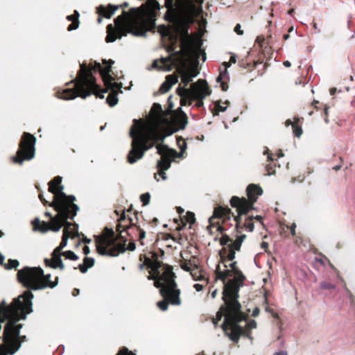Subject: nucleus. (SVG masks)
Wrapping results in <instances>:
<instances>
[{
    "instance_id": "31",
    "label": "nucleus",
    "mask_w": 355,
    "mask_h": 355,
    "mask_svg": "<svg viewBox=\"0 0 355 355\" xmlns=\"http://www.w3.org/2000/svg\"><path fill=\"white\" fill-rule=\"evenodd\" d=\"M152 67L154 69H158L159 70H162L165 71H171L173 69V67L171 65H158V60H155L153 61V63L152 64Z\"/></svg>"
},
{
    "instance_id": "40",
    "label": "nucleus",
    "mask_w": 355,
    "mask_h": 355,
    "mask_svg": "<svg viewBox=\"0 0 355 355\" xmlns=\"http://www.w3.org/2000/svg\"><path fill=\"white\" fill-rule=\"evenodd\" d=\"M157 305V306L159 307V309H161L162 311H166L168 309V302L166 300H164L158 302Z\"/></svg>"
},
{
    "instance_id": "53",
    "label": "nucleus",
    "mask_w": 355,
    "mask_h": 355,
    "mask_svg": "<svg viewBox=\"0 0 355 355\" xmlns=\"http://www.w3.org/2000/svg\"><path fill=\"white\" fill-rule=\"evenodd\" d=\"M203 99L204 98H193V100L198 101L197 103L195 104V106H196L197 107H202L204 105Z\"/></svg>"
},
{
    "instance_id": "25",
    "label": "nucleus",
    "mask_w": 355,
    "mask_h": 355,
    "mask_svg": "<svg viewBox=\"0 0 355 355\" xmlns=\"http://www.w3.org/2000/svg\"><path fill=\"white\" fill-rule=\"evenodd\" d=\"M220 265H218L216 268V277L223 282V288H225V284L227 283L225 282L226 279L232 275V271L230 270H225L224 271H220Z\"/></svg>"
},
{
    "instance_id": "30",
    "label": "nucleus",
    "mask_w": 355,
    "mask_h": 355,
    "mask_svg": "<svg viewBox=\"0 0 355 355\" xmlns=\"http://www.w3.org/2000/svg\"><path fill=\"white\" fill-rule=\"evenodd\" d=\"M64 257L67 259L72 260V261H76L78 259V256L73 251L71 250H67L65 252H62L61 253V257Z\"/></svg>"
},
{
    "instance_id": "35",
    "label": "nucleus",
    "mask_w": 355,
    "mask_h": 355,
    "mask_svg": "<svg viewBox=\"0 0 355 355\" xmlns=\"http://www.w3.org/2000/svg\"><path fill=\"white\" fill-rule=\"evenodd\" d=\"M184 70L188 73V75H189L192 79L196 78L199 73L197 67H192L189 69H185Z\"/></svg>"
},
{
    "instance_id": "6",
    "label": "nucleus",
    "mask_w": 355,
    "mask_h": 355,
    "mask_svg": "<svg viewBox=\"0 0 355 355\" xmlns=\"http://www.w3.org/2000/svg\"><path fill=\"white\" fill-rule=\"evenodd\" d=\"M161 266L159 262H155L152 269L157 276H148L150 280H155L154 285L156 288H160L159 293L163 297L170 296V303L173 305H180L181 300L180 297V290L177 288L175 281V275L170 266L164 267V272L160 275Z\"/></svg>"
},
{
    "instance_id": "7",
    "label": "nucleus",
    "mask_w": 355,
    "mask_h": 355,
    "mask_svg": "<svg viewBox=\"0 0 355 355\" xmlns=\"http://www.w3.org/2000/svg\"><path fill=\"white\" fill-rule=\"evenodd\" d=\"M224 303L225 307H220L225 312V320L221 327L232 341L237 343L243 333V329L239 322L245 320L246 316L241 311V304L239 301Z\"/></svg>"
},
{
    "instance_id": "28",
    "label": "nucleus",
    "mask_w": 355,
    "mask_h": 355,
    "mask_svg": "<svg viewBox=\"0 0 355 355\" xmlns=\"http://www.w3.org/2000/svg\"><path fill=\"white\" fill-rule=\"evenodd\" d=\"M182 83L184 84L182 87H185L193 80V79L188 75V73L184 70L181 69L180 71Z\"/></svg>"
},
{
    "instance_id": "36",
    "label": "nucleus",
    "mask_w": 355,
    "mask_h": 355,
    "mask_svg": "<svg viewBox=\"0 0 355 355\" xmlns=\"http://www.w3.org/2000/svg\"><path fill=\"white\" fill-rule=\"evenodd\" d=\"M242 244V239H236V241L230 245H228V248H232L236 251H239Z\"/></svg>"
},
{
    "instance_id": "13",
    "label": "nucleus",
    "mask_w": 355,
    "mask_h": 355,
    "mask_svg": "<svg viewBox=\"0 0 355 355\" xmlns=\"http://www.w3.org/2000/svg\"><path fill=\"white\" fill-rule=\"evenodd\" d=\"M36 138L33 135L24 132L19 143V148L14 162L22 164L24 160H31L35 157Z\"/></svg>"
},
{
    "instance_id": "44",
    "label": "nucleus",
    "mask_w": 355,
    "mask_h": 355,
    "mask_svg": "<svg viewBox=\"0 0 355 355\" xmlns=\"http://www.w3.org/2000/svg\"><path fill=\"white\" fill-rule=\"evenodd\" d=\"M230 241H231V239L227 234H223L220 239V244L226 245Z\"/></svg>"
},
{
    "instance_id": "63",
    "label": "nucleus",
    "mask_w": 355,
    "mask_h": 355,
    "mask_svg": "<svg viewBox=\"0 0 355 355\" xmlns=\"http://www.w3.org/2000/svg\"><path fill=\"white\" fill-rule=\"evenodd\" d=\"M83 253L86 255L89 254L90 253V249L88 246L85 245L84 246L83 249Z\"/></svg>"
},
{
    "instance_id": "61",
    "label": "nucleus",
    "mask_w": 355,
    "mask_h": 355,
    "mask_svg": "<svg viewBox=\"0 0 355 355\" xmlns=\"http://www.w3.org/2000/svg\"><path fill=\"white\" fill-rule=\"evenodd\" d=\"M193 287L198 292L201 291L203 288L202 285L199 284H194Z\"/></svg>"
},
{
    "instance_id": "27",
    "label": "nucleus",
    "mask_w": 355,
    "mask_h": 355,
    "mask_svg": "<svg viewBox=\"0 0 355 355\" xmlns=\"http://www.w3.org/2000/svg\"><path fill=\"white\" fill-rule=\"evenodd\" d=\"M83 261L85 263H87V261H89V263H88V265L87 266L84 263L78 265V268L80 269L81 272L85 273L88 270V268H92L94 265L95 259L92 257H86L84 258Z\"/></svg>"
},
{
    "instance_id": "26",
    "label": "nucleus",
    "mask_w": 355,
    "mask_h": 355,
    "mask_svg": "<svg viewBox=\"0 0 355 355\" xmlns=\"http://www.w3.org/2000/svg\"><path fill=\"white\" fill-rule=\"evenodd\" d=\"M196 1L199 4L198 6H196L192 3H190L189 5V12L191 15H199L202 10L201 5H202L203 1L202 0H196Z\"/></svg>"
},
{
    "instance_id": "50",
    "label": "nucleus",
    "mask_w": 355,
    "mask_h": 355,
    "mask_svg": "<svg viewBox=\"0 0 355 355\" xmlns=\"http://www.w3.org/2000/svg\"><path fill=\"white\" fill-rule=\"evenodd\" d=\"M146 237V232L144 230L140 229L139 230V240L141 242V245H144V243L142 241V239H144Z\"/></svg>"
},
{
    "instance_id": "18",
    "label": "nucleus",
    "mask_w": 355,
    "mask_h": 355,
    "mask_svg": "<svg viewBox=\"0 0 355 355\" xmlns=\"http://www.w3.org/2000/svg\"><path fill=\"white\" fill-rule=\"evenodd\" d=\"M156 148L157 150V153L160 155H163L164 157H182L184 151H180L178 153L175 150L170 148L167 145L163 144H159L156 146Z\"/></svg>"
},
{
    "instance_id": "1",
    "label": "nucleus",
    "mask_w": 355,
    "mask_h": 355,
    "mask_svg": "<svg viewBox=\"0 0 355 355\" xmlns=\"http://www.w3.org/2000/svg\"><path fill=\"white\" fill-rule=\"evenodd\" d=\"M33 297L31 291H26L9 306L0 307V355H13L20 349L22 324L16 323L33 312Z\"/></svg>"
},
{
    "instance_id": "51",
    "label": "nucleus",
    "mask_w": 355,
    "mask_h": 355,
    "mask_svg": "<svg viewBox=\"0 0 355 355\" xmlns=\"http://www.w3.org/2000/svg\"><path fill=\"white\" fill-rule=\"evenodd\" d=\"M105 233L107 234L106 236H114V232L110 229V228H108V227H105Z\"/></svg>"
},
{
    "instance_id": "23",
    "label": "nucleus",
    "mask_w": 355,
    "mask_h": 355,
    "mask_svg": "<svg viewBox=\"0 0 355 355\" xmlns=\"http://www.w3.org/2000/svg\"><path fill=\"white\" fill-rule=\"evenodd\" d=\"M161 159L157 162V167L161 170H168L171 167V157H164L161 155Z\"/></svg>"
},
{
    "instance_id": "43",
    "label": "nucleus",
    "mask_w": 355,
    "mask_h": 355,
    "mask_svg": "<svg viewBox=\"0 0 355 355\" xmlns=\"http://www.w3.org/2000/svg\"><path fill=\"white\" fill-rule=\"evenodd\" d=\"M166 81L168 84L172 87L176 83H178V78L176 76H173L172 75H168L166 78Z\"/></svg>"
},
{
    "instance_id": "48",
    "label": "nucleus",
    "mask_w": 355,
    "mask_h": 355,
    "mask_svg": "<svg viewBox=\"0 0 355 355\" xmlns=\"http://www.w3.org/2000/svg\"><path fill=\"white\" fill-rule=\"evenodd\" d=\"M178 144L180 150L184 152L187 148V142L181 139L180 140H178Z\"/></svg>"
},
{
    "instance_id": "46",
    "label": "nucleus",
    "mask_w": 355,
    "mask_h": 355,
    "mask_svg": "<svg viewBox=\"0 0 355 355\" xmlns=\"http://www.w3.org/2000/svg\"><path fill=\"white\" fill-rule=\"evenodd\" d=\"M187 220L191 224L194 223L196 222L195 214L193 212L188 211L187 213Z\"/></svg>"
},
{
    "instance_id": "34",
    "label": "nucleus",
    "mask_w": 355,
    "mask_h": 355,
    "mask_svg": "<svg viewBox=\"0 0 355 355\" xmlns=\"http://www.w3.org/2000/svg\"><path fill=\"white\" fill-rule=\"evenodd\" d=\"M35 230H38L42 233H45L49 230V224L46 222L40 223V226L35 225Z\"/></svg>"
},
{
    "instance_id": "39",
    "label": "nucleus",
    "mask_w": 355,
    "mask_h": 355,
    "mask_svg": "<svg viewBox=\"0 0 355 355\" xmlns=\"http://www.w3.org/2000/svg\"><path fill=\"white\" fill-rule=\"evenodd\" d=\"M140 200L144 205H147L150 202V194L149 193H145L140 196Z\"/></svg>"
},
{
    "instance_id": "37",
    "label": "nucleus",
    "mask_w": 355,
    "mask_h": 355,
    "mask_svg": "<svg viewBox=\"0 0 355 355\" xmlns=\"http://www.w3.org/2000/svg\"><path fill=\"white\" fill-rule=\"evenodd\" d=\"M125 211H123L120 218L119 219V223L117 225V227H116V230L120 232H125L128 229H129L130 227V226H127L125 228H124L123 230H121V228L122 227V225L120 223V222H121L122 220H125Z\"/></svg>"
},
{
    "instance_id": "11",
    "label": "nucleus",
    "mask_w": 355,
    "mask_h": 355,
    "mask_svg": "<svg viewBox=\"0 0 355 355\" xmlns=\"http://www.w3.org/2000/svg\"><path fill=\"white\" fill-rule=\"evenodd\" d=\"M230 266L234 273L235 277L230 279L227 283L225 284V288L222 293V300L223 302L238 301L240 288L243 286L245 279V275L236 267V261L231 263Z\"/></svg>"
},
{
    "instance_id": "10",
    "label": "nucleus",
    "mask_w": 355,
    "mask_h": 355,
    "mask_svg": "<svg viewBox=\"0 0 355 355\" xmlns=\"http://www.w3.org/2000/svg\"><path fill=\"white\" fill-rule=\"evenodd\" d=\"M178 94L181 97V105L191 104L193 98H205L211 94L207 83L205 80L199 79L196 83H192L190 88L178 87Z\"/></svg>"
},
{
    "instance_id": "8",
    "label": "nucleus",
    "mask_w": 355,
    "mask_h": 355,
    "mask_svg": "<svg viewBox=\"0 0 355 355\" xmlns=\"http://www.w3.org/2000/svg\"><path fill=\"white\" fill-rule=\"evenodd\" d=\"M51 274L44 275L40 267L26 266L17 272L18 281L29 291L55 288L58 285V277L56 281L51 282Z\"/></svg>"
},
{
    "instance_id": "2",
    "label": "nucleus",
    "mask_w": 355,
    "mask_h": 355,
    "mask_svg": "<svg viewBox=\"0 0 355 355\" xmlns=\"http://www.w3.org/2000/svg\"><path fill=\"white\" fill-rule=\"evenodd\" d=\"M103 62L105 65L104 68L96 61L94 62V66H87L85 63L80 64V69L74 80L76 82V90L64 89L60 98L64 100H71L77 96H80L82 98L85 99L92 94H96L100 88L96 83L92 71L98 70L102 76L105 85L108 89L112 90V92L107 97V103L110 107L116 105L119 101L116 93H122V86L117 83L113 82V78L110 75V69L114 62L112 60H107L104 59Z\"/></svg>"
},
{
    "instance_id": "57",
    "label": "nucleus",
    "mask_w": 355,
    "mask_h": 355,
    "mask_svg": "<svg viewBox=\"0 0 355 355\" xmlns=\"http://www.w3.org/2000/svg\"><path fill=\"white\" fill-rule=\"evenodd\" d=\"M241 335H243V336H245V337L248 338L250 340H252V337L250 335V331H244L243 330V333Z\"/></svg>"
},
{
    "instance_id": "4",
    "label": "nucleus",
    "mask_w": 355,
    "mask_h": 355,
    "mask_svg": "<svg viewBox=\"0 0 355 355\" xmlns=\"http://www.w3.org/2000/svg\"><path fill=\"white\" fill-rule=\"evenodd\" d=\"M150 10L144 14L141 7L132 8L130 12L123 11V15L118 16L115 19L116 29L112 24L107 27V42H113L117 38L121 39L131 34L135 37L147 36V31H152L155 27L157 10L161 9L157 0H148Z\"/></svg>"
},
{
    "instance_id": "33",
    "label": "nucleus",
    "mask_w": 355,
    "mask_h": 355,
    "mask_svg": "<svg viewBox=\"0 0 355 355\" xmlns=\"http://www.w3.org/2000/svg\"><path fill=\"white\" fill-rule=\"evenodd\" d=\"M19 265V262L17 259H8L7 263L4 265V267L7 270H11L16 268Z\"/></svg>"
},
{
    "instance_id": "41",
    "label": "nucleus",
    "mask_w": 355,
    "mask_h": 355,
    "mask_svg": "<svg viewBox=\"0 0 355 355\" xmlns=\"http://www.w3.org/2000/svg\"><path fill=\"white\" fill-rule=\"evenodd\" d=\"M320 288L323 290H328V289H335L336 286L333 284L328 283L327 282H322L320 283Z\"/></svg>"
},
{
    "instance_id": "9",
    "label": "nucleus",
    "mask_w": 355,
    "mask_h": 355,
    "mask_svg": "<svg viewBox=\"0 0 355 355\" xmlns=\"http://www.w3.org/2000/svg\"><path fill=\"white\" fill-rule=\"evenodd\" d=\"M262 189L256 184H250L247 188V194L249 200L245 198H239L233 196L230 200V204L232 207L237 209L238 215L234 216V220L236 222V227L241 222V216L247 214L251 209H254L253 204L257 201L258 196L262 195Z\"/></svg>"
},
{
    "instance_id": "55",
    "label": "nucleus",
    "mask_w": 355,
    "mask_h": 355,
    "mask_svg": "<svg viewBox=\"0 0 355 355\" xmlns=\"http://www.w3.org/2000/svg\"><path fill=\"white\" fill-rule=\"evenodd\" d=\"M241 25L239 24H236L234 28V31L239 35H243V31L241 30Z\"/></svg>"
},
{
    "instance_id": "24",
    "label": "nucleus",
    "mask_w": 355,
    "mask_h": 355,
    "mask_svg": "<svg viewBox=\"0 0 355 355\" xmlns=\"http://www.w3.org/2000/svg\"><path fill=\"white\" fill-rule=\"evenodd\" d=\"M96 239L107 248L114 245L118 238L116 236H98Z\"/></svg>"
},
{
    "instance_id": "12",
    "label": "nucleus",
    "mask_w": 355,
    "mask_h": 355,
    "mask_svg": "<svg viewBox=\"0 0 355 355\" xmlns=\"http://www.w3.org/2000/svg\"><path fill=\"white\" fill-rule=\"evenodd\" d=\"M62 178L60 176L55 177L49 182V191L53 193V200L50 206L55 209L57 205H61L62 201H64L69 207V211H73L72 205L73 202L76 200V197L73 195L67 196L63 192L64 186L62 185Z\"/></svg>"
},
{
    "instance_id": "15",
    "label": "nucleus",
    "mask_w": 355,
    "mask_h": 355,
    "mask_svg": "<svg viewBox=\"0 0 355 355\" xmlns=\"http://www.w3.org/2000/svg\"><path fill=\"white\" fill-rule=\"evenodd\" d=\"M72 234V232L67 230H63V235L62 241L60 245L56 247L51 253L52 259H45L44 262L46 266L52 268L56 269L59 268L60 270L64 269V265L61 258V250L65 248L68 243L69 237Z\"/></svg>"
},
{
    "instance_id": "29",
    "label": "nucleus",
    "mask_w": 355,
    "mask_h": 355,
    "mask_svg": "<svg viewBox=\"0 0 355 355\" xmlns=\"http://www.w3.org/2000/svg\"><path fill=\"white\" fill-rule=\"evenodd\" d=\"M126 240H124L123 243H119L111 249V251H114L115 253H118V255L121 253H123L126 251L125 248Z\"/></svg>"
},
{
    "instance_id": "59",
    "label": "nucleus",
    "mask_w": 355,
    "mask_h": 355,
    "mask_svg": "<svg viewBox=\"0 0 355 355\" xmlns=\"http://www.w3.org/2000/svg\"><path fill=\"white\" fill-rule=\"evenodd\" d=\"M272 165L270 164H267L266 166V168L268 171V175H271L275 173V171H273L272 173L270 172V170H272Z\"/></svg>"
},
{
    "instance_id": "17",
    "label": "nucleus",
    "mask_w": 355,
    "mask_h": 355,
    "mask_svg": "<svg viewBox=\"0 0 355 355\" xmlns=\"http://www.w3.org/2000/svg\"><path fill=\"white\" fill-rule=\"evenodd\" d=\"M171 123L177 122L179 128H177L183 130L185 128L188 123V118L182 107H178L175 113H173L171 119H169Z\"/></svg>"
},
{
    "instance_id": "20",
    "label": "nucleus",
    "mask_w": 355,
    "mask_h": 355,
    "mask_svg": "<svg viewBox=\"0 0 355 355\" xmlns=\"http://www.w3.org/2000/svg\"><path fill=\"white\" fill-rule=\"evenodd\" d=\"M118 8L119 6H114L112 4H109L107 7L105 6H100L97 8V12L99 15L103 17L110 18Z\"/></svg>"
},
{
    "instance_id": "3",
    "label": "nucleus",
    "mask_w": 355,
    "mask_h": 355,
    "mask_svg": "<svg viewBox=\"0 0 355 355\" xmlns=\"http://www.w3.org/2000/svg\"><path fill=\"white\" fill-rule=\"evenodd\" d=\"M173 106V104H171L169 109L164 112V116H162L163 113L162 105L159 103H155L151 112L155 115V121L146 130H143L138 120L134 119V124L139 129V131L137 134L135 128H132L130 132V136L132 139L131 149L128 155V162L130 164H132L141 159L145 152L152 148L156 142L159 141H164L166 137L178 131L176 128H171L164 135V130L160 128L159 124V122L164 125L171 123L170 119L166 116L172 113Z\"/></svg>"
},
{
    "instance_id": "49",
    "label": "nucleus",
    "mask_w": 355,
    "mask_h": 355,
    "mask_svg": "<svg viewBox=\"0 0 355 355\" xmlns=\"http://www.w3.org/2000/svg\"><path fill=\"white\" fill-rule=\"evenodd\" d=\"M215 107L216 110L218 112H225L227 109V106H222L219 103H216Z\"/></svg>"
},
{
    "instance_id": "52",
    "label": "nucleus",
    "mask_w": 355,
    "mask_h": 355,
    "mask_svg": "<svg viewBox=\"0 0 355 355\" xmlns=\"http://www.w3.org/2000/svg\"><path fill=\"white\" fill-rule=\"evenodd\" d=\"M247 326L249 329H255L257 327V322L255 320H252L248 322Z\"/></svg>"
},
{
    "instance_id": "62",
    "label": "nucleus",
    "mask_w": 355,
    "mask_h": 355,
    "mask_svg": "<svg viewBox=\"0 0 355 355\" xmlns=\"http://www.w3.org/2000/svg\"><path fill=\"white\" fill-rule=\"evenodd\" d=\"M259 311H259V308H257V307H256V308H255V309H254V310L252 311V315L253 317H256V316H257V315H259Z\"/></svg>"
},
{
    "instance_id": "5",
    "label": "nucleus",
    "mask_w": 355,
    "mask_h": 355,
    "mask_svg": "<svg viewBox=\"0 0 355 355\" xmlns=\"http://www.w3.org/2000/svg\"><path fill=\"white\" fill-rule=\"evenodd\" d=\"M164 6L167 8V11L164 18L171 25L169 27L164 25L159 27V32L162 37H169L171 38L182 37L181 44L183 48L191 49L193 41L189 33L188 21L189 19L180 12L178 5L174 3V0H165Z\"/></svg>"
},
{
    "instance_id": "60",
    "label": "nucleus",
    "mask_w": 355,
    "mask_h": 355,
    "mask_svg": "<svg viewBox=\"0 0 355 355\" xmlns=\"http://www.w3.org/2000/svg\"><path fill=\"white\" fill-rule=\"evenodd\" d=\"M220 86H221L222 89L224 92L227 91V89L229 88L228 85L226 83H225V82H221Z\"/></svg>"
},
{
    "instance_id": "21",
    "label": "nucleus",
    "mask_w": 355,
    "mask_h": 355,
    "mask_svg": "<svg viewBox=\"0 0 355 355\" xmlns=\"http://www.w3.org/2000/svg\"><path fill=\"white\" fill-rule=\"evenodd\" d=\"M96 250L98 253L103 256H110V257H117L118 253H115L114 251L108 250L107 247L105 246L102 243H101L98 239H96Z\"/></svg>"
},
{
    "instance_id": "32",
    "label": "nucleus",
    "mask_w": 355,
    "mask_h": 355,
    "mask_svg": "<svg viewBox=\"0 0 355 355\" xmlns=\"http://www.w3.org/2000/svg\"><path fill=\"white\" fill-rule=\"evenodd\" d=\"M51 225L49 224V230H51L55 232H59L62 227V224H60V221H55L53 220V218H51Z\"/></svg>"
},
{
    "instance_id": "22",
    "label": "nucleus",
    "mask_w": 355,
    "mask_h": 355,
    "mask_svg": "<svg viewBox=\"0 0 355 355\" xmlns=\"http://www.w3.org/2000/svg\"><path fill=\"white\" fill-rule=\"evenodd\" d=\"M79 13L78 11H75L73 15H68L67 19L69 21H72L73 22L68 26L67 30L69 31H71L76 30L78 28L79 21H78Z\"/></svg>"
},
{
    "instance_id": "54",
    "label": "nucleus",
    "mask_w": 355,
    "mask_h": 355,
    "mask_svg": "<svg viewBox=\"0 0 355 355\" xmlns=\"http://www.w3.org/2000/svg\"><path fill=\"white\" fill-rule=\"evenodd\" d=\"M136 248V245L135 243V242H130L129 243V245H128V247L126 248V250H130V251H134Z\"/></svg>"
},
{
    "instance_id": "19",
    "label": "nucleus",
    "mask_w": 355,
    "mask_h": 355,
    "mask_svg": "<svg viewBox=\"0 0 355 355\" xmlns=\"http://www.w3.org/2000/svg\"><path fill=\"white\" fill-rule=\"evenodd\" d=\"M232 215H233V214L232 213V211L230 208L219 206L215 208L213 216L209 218V220L211 221L212 218H225L227 219H230Z\"/></svg>"
},
{
    "instance_id": "38",
    "label": "nucleus",
    "mask_w": 355,
    "mask_h": 355,
    "mask_svg": "<svg viewBox=\"0 0 355 355\" xmlns=\"http://www.w3.org/2000/svg\"><path fill=\"white\" fill-rule=\"evenodd\" d=\"M236 250L232 249V248H228V250L226 249H223L224 253H227V257L229 260L232 261L235 258V252Z\"/></svg>"
},
{
    "instance_id": "58",
    "label": "nucleus",
    "mask_w": 355,
    "mask_h": 355,
    "mask_svg": "<svg viewBox=\"0 0 355 355\" xmlns=\"http://www.w3.org/2000/svg\"><path fill=\"white\" fill-rule=\"evenodd\" d=\"M263 154H264V155H268V161H270V162H272V161L274 160V159H273V157H272V155L268 154V148H266V149L264 150Z\"/></svg>"
},
{
    "instance_id": "42",
    "label": "nucleus",
    "mask_w": 355,
    "mask_h": 355,
    "mask_svg": "<svg viewBox=\"0 0 355 355\" xmlns=\"http://www.w3.org/2000/svg\"><path fill=\"white\" fill-rule=\"evenodd\" d=\"M171 88V86L170 84L168 83L166 80L161 85L159 90L162 93L167 92Z\"/></svg>"
},
{
    "instance_id": "64",
    "label": "nucleus",
    "mask_w": 355,
    "mask_h": 355,
    "mask_svg": "<svg viewBox=\"0 0 355 355\" xmlns=\"http://www.w3.org/2000/svg\"><path fill=\"white\" fill-rule=\"evenodd\" d=\"M274 355H288L286 351H279L274 354Z\"/></svg>"
},
{
    "instance_id": "47",
    "label": "nucleus",
    "mask_w": 355,
    "mask_h": 355,
    "mask_svg": "<svg viewBox=\"0 0 355 355\" xmlns=\"http://www.w3.org/2000/svg\"><path fill=\"white\" fill-rule=\"evenodd\" d=\"M293 133L297 137H300L302 134V129L297 125H293Z\"/></svg>"
},
{
    "instance_id": "16",
    "label": "nucleus",
    "mask_w": 355,
    "mask_h": 355,
    "mask_svg": "<svg viewBox=\"0 0 355 355\" xmlns=\"http://www.w3.org/2000/svg\"><path fill=\"white\" fill-rule=\"evenodd\" d=\"M167 51L168 53H171V54L166 58L162 57L160 58V61L162 62V65H171L172 67H173L175 62L178 61V58L181 55L182 49L175 51L174 46H171L167 48Z\"/></svg>"
},
{
    "instance_id": "56",
    "label": "nucleus",
    "mask_w": 355,
    "mask_h": 355,
    "mask_svg": "<svg viewBox=\"0 0 355 355\" xmlns=\"http://www.w3.org/2000/svg\"><path fill=\"white\" fill-rule=\"evenodd\" d=\"M159 175L162 178L163 180H166L167 178L166 173L164 172L165 170H161L159 169Z\"/></svg>"
},
{
    "instance_id": "45",
    "label": "nucleus",
    "mask_w": 355,
    "mask_h": 355,
    "mask_svg": "<svg viewBox=\"0 0 355 355\" xmlns=\"http://www.w3.org/2000/svg\"><path fill=\"white\" fill-rule=\"evenodd\" d=\"M116 355H136L132 352L129 351L128 348L123 347Z\"/></svg>"
},
{
    "instance_id": "14",
    "label": "nucleus",
    "mask_w": 355,
    "mask_h": 355,
    "mask_svg": "<svg viewBox=\"0 0 355 355\" xmlns=\"http://www.w3.org/2000/svg\"><path fill=\"white\" fill-rule=\"evenodd\" d=\"M72 207L73 211H69L68 205L64 201H62L61 205H57L55 209H54L58 212V214L53 217V220L55 221L60 220V224L64 226V230H69V229L72 226V224L68 221V219H73L76 216L77 211L80 209L78 205L76 204H73ZM73 226V229L71 232H74L78 234V225L74 223Z\"/></svg>"
}]
</instances>
